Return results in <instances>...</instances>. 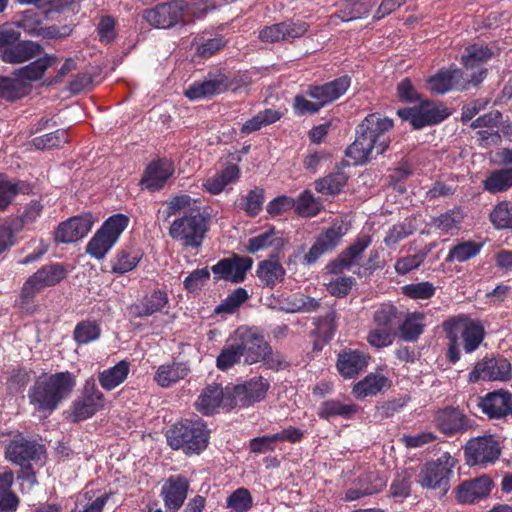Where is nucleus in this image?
Segmentation results:
<instances>
[{"label": "nucleus", "instance_id": "f257e3e1", "mask_svg": "<svg viewBox=\"0 0 512 512\" xmlns=\"http://www.w3.org/2000/svg\"><path fill=\"white\" fill-rule=\"evenodd\" d=\"M393 126V120L388 117L378 113L368 114L357 125L355 140L346 149V156L353 159L355 165H363L383 154L390 146Z\"/></svg>", "mask_w": 512, "mask_h": 512}, {"label": "nucleus", "instance_id": "f03ea898", "mask_svg": "<svg viewBox=\"0 0 512 512\" xmlns=\"http://www.w3.org/2000/svg\"><path fill=\"white\" fill-rule=\"evenodd\" d=\"M76 386V377L69 371L38 376L28 390L29 403L39 412L55 411Z\"/></svg>", "mask_w": 512, "mask_h": 512}, {"label": "nucleus", "instance_id": "7ed1b4c3", "mask_svg": "<svg viewBox=\"0 0 512 512\" xmlns=\"http://www.w3.org/2000/svg\"><path fill=\"white\" fill-rule=\"evenodd\" d=\"M443 329L448 340L445 356L451 364H456L461 358L459 340H462L464 352L470 354L480 347L486 335L483 324L465 314L444 321Z\"/></svg>", "mask_w": 512, "mask_h": 512}, {"label": "nucleus", "instance_id": "20e7f679", "mask_svg": "<svg viewBox=\"0 0 512 512\" xmlns=\"http://www.w3.org/2000/svg\"><path fill=\"white\" fill-rule=\"evenodd\" d=\"M234 335L241 349L244 364L263 363L267 369L275 371L289 367L286 358L272 349L258 327L239 326Z\"/></svg>", "mask_w": 512, "mask_h": 512}, {"label": "nucleus", "instance_id": "39448f33", "mask_svg": "<svg viewBox=\"0 0 512 512\" xmlns=\"http://www.w3.org/2000/svg\"><path fill=\"white\" fill-rule=\"evenodd\" d=\"M212 223L209 207L190 208L174 219L169 227V236L185 248L198 249L202 246Z\"/></svg>", "mask_w": 512, "mask_h": 512}, {"label": "nucleus", "instance_id": "423d86ee", "mask_svg": "<svg viewBox=\"0 0 512 512\" xmlns=\"http://www.w3.org/2000/svg\"><path fill=\"white\" fill-rule=\"evenodd\" d=\"M165 436L173 450H182L186 455H198L207 448L210 431L201 419H185L173 424Z\"/></svg>", "mask_w": 512, "mask_h": 512}, {"label": "nucleus", "instance_id": "0eeeda50", "mask_svg": "<svg viewBox=\"0 0 512 512\" xmlns=\"http://www.w3.org/2000/svg\"><path fill=\"white\" fill-rule=\"evenodd\" d=\"M455 459L449 452H444L435 461L427 462L417 475V483L426 489H439L446 493L449 489L450 477L453 474Z\"/></svg>", "mask_w": 512, "mask_h": 512}, {"label": "nucleus", "instance_id": "6e6552de", "mask_svg": "<svg viewBox=\"0 0 512 512\" xmlns=\"http://www.w3.org/2000/svg\"><path fill=\"white\" fill-rule=\"evenodd\" d=\"M397 115L401 120L409 121L414 129H422L441 123L450 112L442 102L421 100L419 106L398 109Z\"/></svg>", "mask_w": 512, "mask_h": 512}, {"label": "nucleus", "instance_id": "1a4fd4ad", "mask_svg": "<svg viewBox=\"0 0 512 512\" xmlns=\"http://www.w3.org/2000/svg\"><path fill=\"white\" fill-rule=\"evenodd\" d=\"M105 406V396L98 389L94 377L85 380L80 395L72 402L70 417L73 422H80L93 417Z\"/></svg>", "mask_w": 512, "mask_h": 512}, {"label": "nucleus", "instance_id": "9d476101", "mask_svg": "<svg viewBox=\"0 0 512 512\" xmlns=\"http://www.w3.org/2000/svg\"><path fill=\"white\" fill-rule=\"evenodd\" d=\"M4 455L12 464L24 466L42 460L46 455V448L18 432L5 446Z\"/></svg>", "mask_w": 512, "mask_h": 512}, {"label": "nucleus", "instance_id": "9b49d317", "mask_svg": "<svg viewBox=\"0 0 512 512\" xmlns=\"http://www.w3.org/2000/svg\"><path fill=\"white\" fill-rule=\"evenodd\" d=\"M270 388L269 381L263 376L252 377L228 391V407L245 408L262 401Z\"/></svg>", "mask_w": 512, "mask_h": 512}, {"label": "nucleus", "instance_id": "f8f14e48", "mask_svg": "<svg viewBox=\"0 0 512 512\" xmlns=\"http://www.w3.org/2000/svg\"><path fill=\"white\" fill-rule=\"evenodd\" d=\"M500 454V442L494 435L471 438L464 446L465 461L470 466L493 464L498 460Z\"/></svg>", "mask_w": 512, "mask_h": 512}, {"label": "nucleus", "instance_id": "ddd939ff", "mask_svg": "<svg viewBox=\"0 0 512 512\" xmlns=\"http://www.w3.org/2000/svg\"><path fill=\"white\" fill-rule=\"evenodd\" d=\"M175 173L174 162L166 157L153 158L139 180L141 190L155 193L163 190Z\"/></svg>", "mask_w": 512, "mask_h": 512}, {"label": "nucleus", "instance_id": "4468645a", "mask_svg": "<svg viewBox=\"0 0 512 512\" xmlns=\"http://www.w3.org/2000/svg\"><path fill=\"white\" fill-rule=\"evenodd\" d=\"M188 6L185 0H171L145 10L143 18L156 28L168 29L184 22V13Z\"/></svg>", "mask_w": 512, "mask_h": 512}, {"label": "nucleus", "instance_id": "2eb2a0df", "mask_svg": "<svg viewBox=\"0 0 512 512\" xmlns=\"http://www.w3.org/2000/svg\"><path fill=\"white\" fill-rule=\"evenodd\" d=\"M512 377V367L509 360L503 356H485L478 361L468 375L469 382L507 381Z\"/></svg>", "mask_w": 512, "mask_h": 512}, {"label": "nucleus", "instance_id": "dca6fc26", "mask_svg": "<svg viewBox=\"0 0 512 512\" xmlns=\"http://www.w3.org/2000/svg\"><path fill=\"white\" fill-rule=\"evenodd\" d=\"M253 263L252 258L240 256L236 253H233L230 257L222 258L211 266L214 281L224 280L235 284L242 283Z\"/></svg>", "mask_w": 512, "mask_h": 512}, {"label": "nucleus", "instance_id": "f3484780", "mask_svg": "<svg viewBox=\"0 0 512 512\" xmlns=\"http://www.w3.org/2000/svg\"><path fill=\"white\" fill-rule=\"evenodd\" d=\"M347 229L343 221H336L324 230L311 246L309 251L304 256V261L308 265H312L318 259L331 251H333L341 242V239L346 235Z\"/></svg>", "mask_w": 512, "mask_h": 512}, {"label": "nucleus", "instance_id": "a211bd4d", "mask_svg": "<svg viewBox=\"0 0 512 512\" xmlns=\"http://www.w3.org/2000/svg\"><path fill=\"white\" fill-rule=\"evenodd\" d=\"M44 17L35 10H27L22 14L18 23L19 27L28 35L42 39H60L70 35L72 29L69 26L58 27L56 25L43 26Z\"/></svg>", "mask_w": 512, "mask_h": 512}, {"label": "nucleus", "instance_id": "6ab92c4d", "mask_svg": "<svg viewBox=\"0 0 512 512\" xmlns=\"http://www.w3.org/2000/svg\"><path fill=\"white\" fill-rule=\"evenodd\" d=\"M371 242L372 238L370 235L359 234L352 244L346 247L335 259L327 264V271L334 275H340L344 271H349L358 263Z\"/></svg>", "mask_w": 512, "mask_h": 512}, {"label": "nucleus", "instance_id": "aec40b11", "mask_svg": "<svg viewBox=\"0 0 512 512\" xmlns=\"http://www.w3.org/2000/svg\"><path fill=\"white\" fill-rule=\"evenodd\" d=\"M434 424L441 433L452 437L471 429L473 421L458 407L448 406L436 412Z\"/></svg>", "mask_w": 512, "mask_h": 512}, {"label": "nucleus", "instance_id": "412c9836", "mask_svg": "<svg viewBox=\"0 0 512 512\" xmlns=\"http://www.w3.org/2000/svg\"><path fill=\"white\" fill-rule=\"evenodd\" d=\"M232 85L230 78L221 70L209 72L203 81L194 82L184 92L190 100L210 98L224 93Z\"/></svg>", "mask_w": 512, "mask_h": 512}, {"label": "nucleus", "instance_id": "4be33fe9", "mask_svg": "<svg viewBox=\"0 0 512 512\" xmlns=\"http://www.w3.org/2000/svg\"><path fill=\"white\" fill-rule=\"evenodd\" d=\"M371 356L361 349L344 348L336 360V369L344 379H354L369 365Z\"/></svg>", "mask_w": 512, "mask_h": 512}, {"label": "nucleus", "instance_id": "5701e85b", "mask_svg": "<svg viewBox=\"0 0 512 512\" xmlns=\"http://www.w3.org/2000/svg\"><path fill=\"white\" fill-rule=\"evenodd\" d=\"M350 85L351 77L343 75L321 85H309L306 96L317 100L321 108H324L344 95Z\"/></svg>", "mask_w": 512, "mask_h": 512}, {"label": "nucleus", "instance_id": "b1692460", "mask_svg": "<svg viewBox=\"0 0 512 512\" xmlns=\"http://www.w3.org/2000/svg\"><path fill=\"white\" fill-rule=\"evenodd\" d=\"M478 407L489 419H505L512 416V393L495 390L479 397Z\"/></svg>", "mask_w": 512, "mask_h": 512}, {"label": "nucleus", "instance_id": "393cba45", "mask_svg": "<svg viewBox=\"0 0 512 512\" xmlns=\"http://www.w3.org/2000/svg\"><path fill=\"white\" fill-rule=\"evenodd\" d=\"M494 487L488 475H481L460 483L456 489V500L460 504H474L489 496Z\"/></svg>", "mask_w": 512, "mask_h": 512}, {"label": "nucleus", "instance_id": "a878e982", "mask_svg": "<svg viewBox=\"0 0 512 512\" xmlns=\"http://www.w3.org/2000/svg\"><path fill=\"white\" fill-rule=\"evenodd\" d=\"M90 214L76 216L62 222L55 231V241L60 243H73L85 237L93 226Z\"/></svg>", "mask_w": 512, "mask_h": 512}, {"label": "nucleus", "instance_id": "bb28decb", "mask_svg": "<svg viewBox=\"0 0 512 512\" xmlns=\"http://www.w3.org/2000/svg\"><path fill=\"white\" fill-rule=\"evenodd\" d=\"M463 72L456 67L441 69L427 80V88L433 94L442 95L450 90L463 91L467 83L462 82Z\"/></svg>", "mask_w": 512, "mask_h": 512}, {"label": "nucleus", "instance_id": "cd10ccee", "mask_svg": "<svg viewBox=\"0 0 512 512\" xmlns=\"http://www.w3.org/2000/svg\"><path fill=\"white\" fill-rule=\"evenodd\" d=\"M189 490V481L183 475L170 476L161 488V497L165 507L172 512L178 511L184 504Z\"/></svg>", "mask_w": 512, "mask_h": 512}, {"label": "nucleus", "instance_id": "c85d7f7f", "mask_svg": "<svg viewBox=\"0 0 512 512\" xmlns=\"http://www.w3.org/2000/svg\"><path fill=\"white\" fill-rule=\"evenodd\" d=\"M169 305V296L165 289L156 288L145 294L139 303L129 308L130 314L135 318L149 317L156 313H162Z\"/></svg>", "mask_w": 512, "mask_h": 512}, {"label": "nucleus", "instance_id": "c756f323", "mask_svg": "<svg viewBox=\"0 0 512 512\" xmlns=\"http://www.w3.org/2000/svg\"><path fill=\"white\" fill-rule=\"evenodd\" d=\"M287 244L288 240L283 237L281 231L276 230L275 227H269L259 235L249 238L245 249L250 254H256L261 250L271 248V254L280 256Z\"/></svg>", "mask_w": 512, "mask_h": 512}, {"label": "nucleus", "instance_id": "7c9ffc66", "mask_svg": "<svg viewBox=\"0 0 512 512\" xmlns=\"http://www.w3.org/2000/svg\"><path fill=\"white\" fill-rule=\"evenodd\" d=\"M44 48L37 42L17 41L0 50V59L8 64H21L42 55Z\"/></svg>", "mask_w": 512, "mask_h": 512}, {"label": "nucleus", "instance_id": "2f4dec72", "mask_svg": "<svg viewBox=\"0 0 512 512\" xmlns=\"http://www.w3.org/2000/svg\"><path fill=\"white\" fill-rule=\"evenodd\" d=\"M286 276V270L280 262V256L270 254L265 260L258 263L256 277L263 288L273 289L282 283Z\"/></svg>", "mask_w": 512, "mask_h": 512}, {"label": "nucleus", "instance_id": "473e14b6", "mask_svg": "<svg viewBox=\"0 0 512 512\" xmlns=\"http://www.w3.org/2000/svg\"><path fill=\"white\" fill-rule=\"evenodd\" d=\"M227 397L228 392L224 393L221 384H207L198 396L196 408L203 415H213L223 403L228 406Z\"/></svg>", "mask_w": 512, "mask_h": 512}, {"label": "nucleus", "instance_id": "72a5a7b5", "mask_svg": "<svg viewBox=\"0 0 512 512\" xmlns=\"http://www.w3.org/2000/svg\"><path fill=\"white\" fill-rule=\"evenodd\" d=\"M59 57L54 54L45 53L42 56L30 62L28 65L20 67L14 71V76L19 80H27L30 82L39 81L45 72L59 62Z\"/></svg>", "mask_w": 512, "mask_h": 512}, {"label": "nucleus", "instance_id": "f704fd0d", "mask_svg": "<svg viewBox=\"0 0 512 512\" xmlns=\"http://www.w3.org/2000/svg\"><path fill=\"white\" fill-rule=\"evenodd\" d=\"M190 373V368L185 362L172 361L160 365L155 374L154 381L161 388H169L173 384L186 378Z\"/></svg>", "mask_w": 512, "mask_h": 512}, {"label": "nucleus", "instance_id": "c9c22d12", "mask_svg": "<svg viewBox=\"0 0 512 512\" xmlns=\"http://www.w3.org/2000/svg\"><path fill=\"white\" fill-rule=\"evenodd\" d=\"M143 251L135 247H122L112 257L111 272L117 275H124L134 270L143 258Z\"/></svg>", "mask_w": 512, "mask_h": 512}, {"label": "nucleus", "instance_id": "e433bc0d", "mask_svg": "<svg viewBox=\"0 0 512 512\" xmlns=\"http://www.w3.org/2000/svg\"><path fill=\"white\" fill-rule=\"evenodd\" d=\"M32 192L30 183L23 180L12 181L6 174L0 173V212H4L19 194Z\"/></svg>", "mask_w": 512, "mask_h": 512}, {"label": "nucleus", "instance_id": "4c0bfd02", "mask_svg": "<svg viewBox=\"0 0 512 512\" xmlns=\"http://www.w3.org/2000/svg\"><path fill=\"white\" fill-rule=\"evenodd\" d=\"M391 385L390 380L380 373H369L362 380L355 383L352 387V393L358 399L376 396L388 389Z\"/></svg>", "mask_w": 512, "mask_h": 512}, {"label": "nucleus", "instance_id": "58836bf2", "mask_svg": "<svg viewBox=\"0 0 512 512\" xmlns=\"http://www.w3.org/2000/svg\"><path fill=\"white\" fill-rule=\"evenodd\" d=\"M14 479L11 469L0 472V512H16L20 505V498L12 490Z\"/></svg>", "mask_w": 512, "mask_h": 512}, {"label": "nucleus", "instance_id": "ea45409f", "mask_svg": "<svg viewBox=\"0 0 512 512\" xmlns=\"http://www.w3.org/2000/svg\"><path fill=\"white\" fill-rule=\"evenodd\" d=\"M129 372L130 363L126 360H121L113 367L99 372V384L105 391H111L127 379Z\"/></svg>", "mask_w": 512, "mask_h": 512}, {"label": "nucleus", "instance_id": "a19ab883", "mask_svg": "<svg viewBox=\"0 0 512 512\" xmlns=\"http://www.w3.org/2000/svg\"><path fill=\"white\" fill-rule=\"evenodd\" d=\"M425 314L423 312L407 313L398 324L400 337L406 342H416L425 329Z\"/></svg>", "mask_w": 512, "mask_h": 512}, {"label": "nucleus", "instance_id": "79ce46f5", "mask_svg": "<svg viewBox=\"0 0 512 512\" xmlns=\"http://www.w3.org/2000/svg\"><path fill=\"white\" fill-rule=\"evenodd\" d=\"M401 320V312L391 303L380 304L373 313V324L376 327L395 332Z\"/></svg>", "mask_w": 512, "mask_h": 512}, {"label": "nucleus", "instance_id": "37998d69", "mask_svg": "<svg viewBox=\"0 0 512 512\" xmlns=\"http://www.w3.org/2000/svg\"><path fill=\"white\" fill-rule=\"evenodd\" d=\"M242 358L243 355L241 349L237 340H235V335L233 334L227 339L225 346L218 354L216 358V367L220 371H228L236 364H239Z\"/></svg>", "mask_w": 512, "mask_h": 512}, {"label": "nucleus", "instance_id": "c03bdc74", "mask_svg": "<svg viewBox=\"0 0 512 512\" xmlns=\"http://www.w3.org/2000/svg\"><path fill=\"white\" fill-rule=\"evenodd\" d=\"M357 412V405L344 404L339 400L331 399L321 403L318 409V416L320 419L329 420L334 417H342L344 419H351Z\"/></svg>", "mask_w": 512, "mask_h": 512}, {"label": "nucleus", "instance_id": "a18cd8bd", "mask_svg": "<svg viewBox=\"0 0 512 512\" xmlns=\"http://www.w3.org/2000/svg\"><path fill=\"white\" fill-rule=\"evenodd\" d=\"M283 114L275 109L266 108L259 111L251 119L247 120L240 128L242 134H251L259 131L263 127L272 125L282 118Z\"/></svg>", "mask_w": 512, "mask_h": 512}, {"label": "nucleus", "instance_id": "49530a36", "mask_svg": "<svg viewBox=\"0 0 512 512\" xmlns=\"http://www.w3.org/2000/svg\"><path fill=\"white\" fill-rule=\"evenodd\" d=\"M483 189L491 194L505 192L512 187V167L492 171L482 182Z\"/></svg>", "mask_w": 512, "mask_h": 512}, {"label": "nucleus", "instance_id": "de8ad7c7", "mask_svg": "<svg viewBox=\"0 0 512 512\" xmlns=\"http://www.w3.org/2000/svg\"><path fill=\"white\" fill-rule=\"evenodd\" d=\"M67 275V270L61 263L42 266L33 275H31L43 289L55 286L60 283Z\"/></svg>", "mask_w": 512, "mask_h": 512}, {"label": "nucleus", "instance_id": "09e8293b", "mask_svg": "<svg viewBox=\"0 0 512 512\" xmlns=\"http://www.w3.org/2000/svg\"><path fill=\"white\" fill-rule=\"evenodd\" d=\"M348 181V175L337 170L315 182V189L323 195H336L342 191Z\"/></svg>", "mask_w": 512, "mask_h": 512}, {"label": "nucleus", "instance_id": "8fccbe9b", "mask_svg": "<svg viewBox=\"0 0 512 512\" xmlns=\"http://www.w3.org/2000/svg\"><path fill=\"white\" fill-rule=\"evenodd\" d=\"M482 248L483 243L472 240L459 241L449 249L445 260L446 262L457 261L462 263L476 257L481 252Z\"/></svg>", "mask_w": 512, "mask_h": 512}, {"label": "nucleus", "instance_id": "3c124183", "mask_svg": "<svg viewBox=\"0 0 512 512\" xmlns=\"http://www.w3.org/2000/svg\"><path fill=\"white\" fill-rule=\"evenodd\" d=\"M28 94L27 85L19 78L0 75V99L15 102Z\"/></svg>", "mask_w": 512, "mask_h": 512}, {"label": "nucleus", "instance_id": "603ef678", "mask_svg": "<svg viewBox=\"0 0 512 512\" xmlns=\"http://www.w3.org/2000/svg\"><path fill=\"white\" fill-rule=\"evenodd\" d=\"M464 218L465 213L463 209L461 207H454L433 218L432 223L436 229L452 233L460 229Z\"/></svg>", "mask_w": 512, "mask_h": 512}, {"label": "nucleus", "instance_id": "864d4df0", "mask_svg": "<svg viewBox=\"0 0 512 512\" xmlns=\"http://www.w3.org/2000/svg\"><path fill=\"white\" fill-rule=\"evenodd\" d=\"M489 221L497 230H512V202H498L489 213Z\"/></svg>", "mask_w": 512, "mask_h": 512}, {"label": "nucleus", "instance_id": "5fc2aeb1", "mask_svg": "<svg viewBox=\"0 0 512 512\" xmlns=\"http://www.w3.org/2000/svg\"><path fill=\"white\" fill-rule=\"evenodd\" d=\"M101 336V325L95 320L78 322L73 331V338L78 345H86L96 341Z\"/></svg>", "mask_w": 512, "mask_h": 512}, {"label": "nucleus", "instance_id": "6e6d98bb", "mask_svg": "<svg viewBox=\"0 0 512 512\" xmlns=\"http://www.w3.org/2000/svg\"><path fill=\"white\" fill-rule=\"evenodd\" d=\"M494 56V52L488 46L472 44L466 47L461 62L466 68H475L487 63Z\"/></svg>", "mask_w": 512, "mask_h": 512}, {"label": "nucleus", "instance_id": "4d7b16f0", "mask_svg": "<svg viewBox=\"0 0 512 512\" xmlns=\"http://www.w3.org/2000/svg\"><path fill=\"white\" fill-rule=\"evenodd\" d=\"M264 199L265 190L261 187H255L240 198L238 207L248 216L255 217L261 212Z\"/></svg>", "mask_w": 512, "mask_h": 512}, {"label": "nucleus", "instance_id": "13d9d810", "mask_svg": "<svg viewBox=\"0 0 512 512\" xmlns=\"http://www.w3.org/2000/svg\"><path fill=\"white\" fill-rule=\"evenodd\" d=\"M130 219L122 213L108 217L99 228L113 243H117L121 234L128 227Z\"/></svg>", "mask_w": 512, "mask_h": 512}, {"label": "nucleus", "instance_id": "bf43d9fd", "mask_svg": "<svg viewBox=\"0 0 512 512\" xmlns=\"http://www.w3.org/2000/svg\"><path fill=\"white\" fill-rule=\"evenodd\" d=\"M413 476L414 470L412 468H406L398 472L390 485L391 496L394 498L410 496Z\"/></svg>", "mask_w": 512, "mask_h": 512}, {"label": "nucleus", "instance_id": "052dcab7", "mask_svg": "<svg viewBox=\"0 0 512 512\" xmlns=\"http://www.w3.org/2000/svg\"><path fill=\"white\" fill-rule=\"evenodd\" d=\"M113 243L103 232L98 229L86 245V253L91 257L101 260L113 248Z\"/></svg>", "mask_w": 512, "mask_h": 512}, {"label": "nucleus", "instance_id": "680f3d73", "mask_svg": "<svg viewBox=\"0 0 512 512\" xmlns=\"http://www.w3.org/2000/svg\"><path fill=\"white\" fill-rule=\"evenodd\" d=\"M43 290V287L32 277H28L24 282L19 295V306L26 312L34 311V300Z\"/></svg>", "mask_w": 512, "mask_h": 512}, {"label": "nucleus", "instance_id": "e2e57ef3", "mask_svg": "<svg viewBox=\"0 0 512 512\" xmlns=\"http://www.w3.org/2000/svg\"><path fill=\"white\" fill-rule=\"evenodd\" d=\"M249 299V294L245 288L238 287L230 293L221 303L216 306V314H233L239 307Z\"/></svg>", "mask_w": 512, "mask_h": 512}, {"label": "nucleus", "instance_id": "0e129e2a", "mask_svg": "<svg viewBox=\"0 0 512 512\" xmlns=\"http://www.w3.org/2000/svg\"><path fill=\"white\" fill-rule=\"evenodd\" d=\"M69 141V135L65 129H57L51 133L44 134L32 139V145L39 150L53 149L60 147Z\"/></svg>", "mask_w": 512, "mask_h": 512}, {"label": "nucleus", "instance_id": "69168bd1", "mask_svg": "<svg viewBox=\"0 0 512 512\" xmlns=\"http://www.w3.org/2000/svg\"><path fill=\"white\" fill-rule=\"evenodd\" d=\"M226 505L234 512H248L253 506V498L247 488L241 487L227 497Z\"/></svg>", "mask_w": 512, "mask_h": 512}, {"label": "nucleus", "instance_id": "338daca9", "mask_svg": "<svg viewBox=\"0 0 512 512\" xmlns=\"http://www.w3.org/2000/svg\"><path fill=\"white\" fill-rule=\"evenodd\" d=\"M435 286L428 281L411 283L402 287V293L414 300H428L435 295Z\"/></svg>", "mask_w": 512, "mask_h": 512}, {"label": "nucleus", "instance_id": "774afa93", "mask_svg": "<svg viewBox=\"0 0 512 512\" xmlns=\"http://www.w3.org/2000/svg\"><path fill=\"white\" fill-rule=\"evenodd\" d=\"M198 199H193L188 194L175 195L167 201V207L165 210L166 219L176 215L182 210H189L190 208L197 207L195 204L198 203Z\"/></svg>", "mask_w": 512, "mask_h": 512}]
</instances>
